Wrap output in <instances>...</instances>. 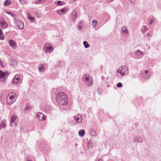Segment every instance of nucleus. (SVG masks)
<instances>
[{"instance_id": "nucleus-32", "label": "nucleus", "mask_w": 161, "mask_h": 161, "mask_svg": "<svg viewBox=\"0 0 161 161\" xmlns=\"http://www.w3.org/2000/svg\"><path fill=\"white\" fill-rule=\"evenodd\" d=\"M35 14L36 16L38 18H40L41 16V14L40 13L35 12Z\"/></svg>"}, {"instance_id": "nucleus-8", "label": "nucleus", "mask_w": 161, "mask_h": 161, "mask_svg": "<svg viewBox=\"0 0 161 161\" xmlns=\"http://www.w3.org/2000/svg\"><path fill=\"white\" fill-rule=\"evenodd\" d=\"M68 10V8L67 7H64L61 9L57 10L56 12L59 15H62L66 14Z\"/></svg>"}, {"instance_id": "nucleus-12", "label": "nucleus", "mask_w": 161, "mask_h": 161, "mask_svg": "<svg viewBox=\"0 0 161 161\" xmlns=\"http://www.w3.org/2000/svg\"><path fill=\"white\" fill-rule=\"evenodd\" d=\"M20 79V76L17 75H16L13 80V83L14 84H17L19 82Z\"/></svg>"}, {"instance_id": "nucleus-6", "label": "nucleus", "mask_w": 161, "mask_h": 161, "mask_svg": "<svg viewBox=\"0 0 161 161\" xmlns=\"http://www.w3.org/2000/svg\"><path fill=\"white\" fill-rule=\"evenodd\" d=\"M14 22L17 28L20 29H22L23 28L24 24L22 21L19 19H16L14 20Z\"/></svg>"}, {"instance_id": "nucleus-18", "label": "nucleus", "mask_w": 161, "mask_h": 161, "mask_svg": "<svg viewBox=\"0 0 161 161\" xmlns=\"http://www.w3.org/2000/svg\"><path fill=\"white\" fill-rule=\"evenodd\" d=\"M122 33L125 35H127L128 33V31L127 27L126 26H124L122 28Z\"/></svg>"}, {"instance_id": "nucleus-34", "label": "nucleus", "mask_w": 161, "mask_h": 161, "mask_svg": "<svg viewBox=\"0 0 161 161\" xmlns=\"http://www.w3.org/2000/svg\"><path fill=\"white\" fill-rule=\"evenodd\" d=\"M6 13L11 15L12 17H15L16 16V14H13L12 12L8 11H7Z\"/></svg>"}, {"instance_id": "nucleus-27", "label": "nucleus", "mask_w": 161, "mask_h": 161, "mask_svg": "<svg viewBox=\"0 0 161 161\" xmlns=\"http://www.w3.org/2000/svg\"><path fill=\"white\" fill-rule=\"evenodd\" d=\"M83 24L82 22L81 21L78 25V28L79 30H80L83 27Z\"/></svg>"}, {"instance_id": "nucleus-39", "label": "nucleus", "mask_w": 161, "mask_h": 161, "mask_svg": "<svg viewBox=\"0 0 161 161\" xmlns=\"http://www.w3.org/2000/svg\"><path fill=\"white\" fill-rule=\"evenodd\" d=\"M38 1L41 3H44L45 1V0H38Z\"/></svg>"}, {"instance_id": "nucleus-25", "label": "nucleus", "mask_w": 161, "mask_h": 161, "mask_svg": "<svg viewBox=\"0 0 161 161\" xmlns=\"http://www.w3.org/2000/svg\"><path fill=\"white\" fill-rule=\"evenodd\" d=\"M28 15V19L31 21L32 22H33L34 21L35 19L33 17H32L31 16V14L29 13H28L27 14Z\"/></svg>"}, {"instance_id": "nucleus-11", "label": "nucleus", "mask_w": 161, "mask_h": 161, "mask_svg": "<svg viewBox=\"0 0 161 161\" xmlns=\"http://www.w3.org/2000/svg\"><path fill=\"white\" fill-rule=\"evenodd\" d=\"M77 123H80L82 121V118L80 114H78L74 117Z\"/></svg>"}, {"instance_id": "nucleus-29", "label": "nucleus", "mask_w": 161, "mask_h": 161, "mask_svg": "<svg viewBox=\"0 0 161 161\" xmlns=\"http://www.w3.org/2000/svg\"><path fill=\"white\" fill-rule=\"evenodd\" d=\"M11 2L10 0H6L5 1L4 5L5 6L11 4Z\"/></svg>"}, {"instance_id": "nucleus-45", "label": "nucleus", "mask_w": 161, "mask_h": 161, "mask_svg": "<svg viewBox=\"0 0 161 161\" xmlns=\"http://www.w3.org/2000/svg\"><path fill=\"white\" fill-rule=\"evenodd\" d=\"M77 145H78V144H77V143H75V145L76 146H77Z\"/></svg>"}, {"instance_id": "nucleus-28", "label": "nucleus", "mask_w": 161, "mask_h": 161, "mask_svg": "<svg viewBox=\"0 0 161 161\" xmlns=\"http://www.w3.org/2000/svg\"><path fill=\"white\" fill-rule=\"evenodd\" d=\"M83 45L85 46L86 48H87L89 47L90 45L86 41H85L83 42Z\"/></svg>"}, {"instance_id": "nucleus-31", "label": "nucleus", "mask_w": 161, "mask_h": 161, "mask_svg": "<svg viewBox=\"0 0 161 161\" xmlns=\"http://www.w3.org/2000/svg\"><path fill=\"white\" fill-rule=\"evenodd\" d=\"M57 3L58 6H62L64 5V2L61 1H58L57 2Z\"/></svg>"}, {"instance_id": "nucleus-43", "label": "nucleus", "mask_w": 161, "mask_h": 161, "mask_svg": "<svg viewBox=\"0 0 161 161\" xmlns=\"http://www.w3.org/2000/svg\"><path fill=\"white\" fill-rule=\"evenodd\" d=\"M98 161H103V160L102 159H99Z\"/></svg>"}, {"instance_id": "nucleus-46", "label": "nucleus", "mask_w": 161, "mask_h": 161, "mask_svg": "<svg viewBox=\"0 0 161 161\" xmlns=\"http://www.w3.org/2000/svg\"><path fill=\"white\" fill-rule=\"evenodd\" d=\"M113 0H111V2L113 1Z\"/></svg>"}, {"instance_id": "nucleus-2", "label": "nucleus", "mask_w": 161, "mask_h": 161, "mask_svg": "<svg viewBox=\"0 0 161 161\" xmlns=\"http://www.w3.org/2000/svg\"><path fill=\"white\" fill-rule=\"evenodd\" d=\"M116 73V76L119 78H121L123 76L128 74V68L126 66H122L117 70Z\"/></svg>"}, {"instance_id": "nucleus-21", "label": "nucleus", "mask_w": 161, "mask_h": 161, "mask_svg": "<svg viewBox=\"0 0 161 161\" xmlns=\"http://www.w3.org/2000/svg\"><path fill=\"white\" fill-rule=\"evenodd\" d=\"M38 69L40 72H43L45 71V68L44 65L40 64L38 66Z\"/></svg>"}, {"instance_id": "nucleus-5", "label": "nucleus", "mask_w": 161, "mask_h": 161, "mask_svg": "<svg viewBox=\"0 0 161 161\" xmlns=\"http://www.w3.org/2000/svg\"><path fill=\"white\" fill-rule=\"evenodd\" d=\"M43 50L46 53H51L53 50V47L49 43H46L44 46Z\"/></svg>"}, {"instance_id": "nucleus-47", "label": "nucleus", "mask_w": 161, "mask_h": 161, "mask_svg": "<svg viewBox=\"0 0 161 161\" xmlns=\"http://www.w3.org/2000/svg\"><path fill=\"white\" fill-rule=\"evenodd\" d=\"M102 68V66L101 67V69Z\"/></svg>"}, {"instance_id": "nucleus-20", "label": "nucleus", "mask_w": 161, "mask_h": 161, "mask_svg": "<svg viewBox=\"0 0 161 161\" xmlns=\"http://www.w3.org/2000/svg\"><path fill=\"white\" fill-rule=\"evenodd\" d=\"M6 73V72H3L1 70H0V79L5 80V74Z\"/></svg>"}, {"instance_id": "nucleus-24", "label": "nucleus", "mask_w": 161, "mask_h": 161, "mask_svg": "<svg viewBox=\"0 0 161 161\" xmlns=\"http://www.w3.org/2000/svg\"><path fill=\"white\" fill-rule=\"evenodd\" d=\"M79 136L80 137H83L85 134V131L84 130H81L78 132Z\"/></svg>"}, {"instance_id": "nucleus-33", "label": "nucleus", "mask_w": 161, "mask_h": 161, "mask_svg": "<svg viewBox=\"0 0 161 161\" xmlns=\"http://www.w3.org/2000/svg\"><path fill=\"white\" fill-rule=\"evenodd\" d=\"M90 134L91 135L94 136H96L97 135L96 131L93 130H92L90 131Z\"/></svg>"}, {"instance_id": "nucleus-17", "label": "nucleus", "mask_w": 161, "mask_h": 161, "mask_svg": "<svg viewBox=\"0 0 161 161\" xmlns=\"http://www.w3.org/2000/svg\"><path fill=\"white\" fill-rule=\"evenodd\" d=\"M10 46L14 48L16 47V44L14 40L10 39L9 42Z\"/></svg>"}, {"instance_id": "nucleus-44", "label": "nucleus", "mask_w": 161, "mask_h": 161, "mask_svg": "<svg viewBox=\"0 0 161 161\" xmlns=\"http://www.w3.org/2000/svg\"><path fill=\"white\" fill-rule=\"evenodd\" d=\"M27 161H31L30 160L28 159L27 160Z\"/></svg>"}, {"instance_id": "nucleus-23", "label": "nucleus", "mask_w": 161, "mask_h": 161, "mask_svg": "<svg viewBox=\"0 0 161 161\" xmlns=\"http://www.w3.org/2000/svg\"><path fill=\"white\" fill-rule=\"evenodd\" d=\"M6 121L5 119L3 120L2 121V122L0 124V126L1 128H3L4 129L6 127Z\"/></svg>"}, {"instance_id": "nucleus-1", "label": "nucleus", "mask_w": 161, "mask_h": 161, "mask_svg": "<svg viewBox=\"0 0 161 161\" xmlns=\"http://www.w3.org/2000/svg\"><path fill=\"white\" fill-rule=\"evenodd\" d=\"M56 100L57 103L62 105H66L68 102L67 95L63 92H59L57 94Z\"/></svg>"}, {"instance_id": "nucleus-37", "label": "nucleus", "mask_w": 161, "mask_h": 161, "mask_svg": "<svg viewBox=\"0 0 161 161\" xmlns=\"http://www.w3.org/2000/svg\"><path fill=\"white\" fill-rule=\"evenodd\" d=\"M16 64V62L14 60H12V62L11 63V65L12 66H14Z\"/></svg>"}, {"instance_id": "nucleus-9", "label": "nucleus", "mask_w": 161, "mask_h": 161, "mask_svg": "<svg viewBox=\"0 0 161 161\" xmlns=\"http://www.w3.org/2000/svg\"><path fill=\"white\" fill-rule=\"evenodd\" d=\"M36 117L40 121L44 120L46 118V116L41 112H38L37 114Z\"/></svg>"}, {"instance_id": "nucleus-40", "label": "nucleus", "mask_w": 161, "mask_h": 161, "mask_svg": "<svg viewBox=\"0 0 161 161\" xmlns=\"http://www.w3.org/2000/svg\"><path fill=\"white\" fill-rule=\"evenodd\" d=\"M20 2V3H21V4H23L24 3V0H19Z\"/></svg>"}, {"instance_id": "nucleus-41", "label": "nucleus", "mask_w": 161, "mask_h": 161, "mask_svg": "<svg viewBox=\"0 0 161 161\" xmlns=\"http://www.w3.org/2000/svg\"><path fill=\"white\" fill-rule=\"evenodd\" d=\"M0 64L1 66H2L3 67H4V66L3 64V63L2 62H0Z\"/></svg>"}, {"instance_id": "nucleus-7", "label": "nucleus", "mask_w": 161, "mask_h": 161, "mask_svg": "<svg viewBox=\"0 0 161 161\" xmlns=\"http://www.w3.org/2000/svg\"><path fill=\"white\" fill-rule=\"evenodd\" d=\"M18 121V119L16 116L13 115L12 116L10 120V125H13V123H14L15 125H16Z\"/></svg>"}, {"instance_id": "nucleus-14", "label": "nucleus", "mask_w": 161, "mask_h": 161, "mask_svg": "<svg viewBox=\"0 0 161 161\" xmlns=\"http://www.w3.org/2000/svg\"><path fill=\"white\" fill-rule=\"evenodd\" d=\"M134 141L135 142L142 143L143 139L141 136H136L134 138Z\"/></svg>"}, {"instance_id": "nucleus-13", "label": "nucleus", "mask_w": 161, "mask_h": 161, "mask_svg": "<svg viewBox=\"0 0 161 161\" xmlns=\"http://www.w3.org/2000/svg\"><path fill=\"white\" fill-rule=\"evenodd\" d=\"M77 16V12L75 10H73L72 12L71 19L74 22L76 20Z\"/></svg>"}, {"instance_id": "nucleus-19", "label": "nucleus", "mask_w": 161, "mask_h": 161, "mask_svg": "<svg viewBox=\"0 0 161 161\" xmlns=\"http://www.w3.org/2000/svg\"><path fill=\"white\" fill-rule=\"evenodd\" d=\"M149 30L148 28L146 25H143L141 28V31L142 33H145Z\"/></svg>"}, {"instance_id": "nucleus-30", "label": "nucleus", "mask_w": 161, "mask_h": 161, "mask_svg": "<svg viewBox=\"0 0 161 161\" xmlns=\"http://www.w3.org/2000/svg\"><path fill=\"white\" fill-rule=\"evenodd\" d=\"M92 26L93 28H95L96 27V25L97 23V21L95 20H94L92 22Z\"/></svg>"}, {"instance_id": "nucleus-22", "label": "nucleus", "mask_w": 161, "mask_h": 161, "mask_svg": "<svg viewBox=\"0 0 161 161\" xmlns=\"http://www.w3.org/2000/svg\"><path fill=\"white\" fill-rule=\"evenodd\" d=\"M0 25L3 29L7 28L8 26V24L6 23L5 21L1 22Z\"/></svg>"}, {"instance_id": "nucleus-38", "label": "nucleus", "mask_w": 161, "mask_h": 161, "mask_svg": "<svg viewBox=\"0 0 161 161\" xmlns=\"http://www.w3.org/2000/svg\"><path fill=\"white\" fill-rule=\"evenodd\" d=\"M152 33L150 31H149L147 34V35L148 37H149V36H152Z\"/></svg>"}, {"instance_id": "nucleus-4", "label": "nucleus", "mask_w": 161, "mask_h": 161, "mask_svg": "<svg viewBox=\"0 0 161 161\" xmlns=\"http://www.w3.org/2000/svg\"><path fill=\"white\" fill-rule=\"evenodd\" d=\"M16 98V95H11L10 94H9L7 98V103L10 105H11L15 101Z\"/></svg>"}, {"instance_id": "nucleus-10", "label": "nucleus", "mask_w": 161, "mask_h": 161, "mask_svg": "<svg viewBox=\"0 0 161 161\" xmlns=\"http://www.w3.org/2000/svg\"><path fill=\"white\" fill-rule=\"evenodd\" d=\"M53 109V108H51L50 106L48 105H45L44 108V110L45 111L49 114H51L52 112Z\"/></svg>"}, {"instance_id": "nucleus-15", "label": "nucleus", "mask_w": 161, "mask_h": 161, "mask_svg": "<svg viewBox=\"0 0 161 161\" xmlns=\"http://www.w3.org/2000/svg\"><path fill=\"white\" fill-rule=\"evenodd\" d=\"M150 75V73L146 70L142 73V77L144 79H147L149 77Z\"/></svg>"}, {"instance_id": "nucleus-16", "label": "nucleus", "mask_w": 161, "mask_h": 161, "mask_svg": "<svg viewBox=\"0 0 161 161\" xmlns=\"http://www.w3.org/2000/svg\"><path fill=\"white\" fill-rule=\"evenodd\" d=\"M144 54V53L141 51L139 50H136L135 52V55L139 56V57L140 58H142Z\"/></svg>"}, {"instance_id": "nucleus-36", "label": "nucleus", "mask_w": 161, "mask_h": 161, "mask_svg": "<svg viewBox=\"0 0 161 161\" xmlns=\"http://www.w3.org/2000/svg\"><path fill=\"white\" fill-rule=\"evenodd\" d=\"M122 84L120 82H119L117 84L116 86L117 87L119 88L122 86Z\"/></svg>"}, {"instance_id": "nucleus-3", "label": "nucleus", "mask_w": 161, "mask_h": 161, "mask_svg": "<svg viewBox=\"0 0 161 161\" xmlns=\"http://www.w3.org/2000/svg\"><path fill=\"white\" fill-rule=\"evenodd\" d=\"M82 80L84 83L89 86H91L93 84L92 79L88 74L84 75L82 77Z\"/></svg>"}, {"instance_id": "nucleus-26", "label": "nucleus", "mask_w": 161, "mask_h": 161, "mask_svg": "<svg viewBox=\"0 0 161 161\" xmlns=\"http://www.w3.org/2000/svg\"><path fill=\"white\" fill-rule=\"evenodd\" d=\"M4 39V36L3 33L2 31L0 28V40H3Z\"/></svg>"}, {"instance_id": "nucleus-42", "label": "nucleus", "mask_w": 161, "mask_h": 161, "mask_svg": "<svg viewBox=\"0 0 161 161\" xmlns=\"http://www.w3.org/2000/svg\"><path fill=\"white\" fill-rule=\"evenodd\" d=\"M30 108V107L29 106H27V107H26V109H29Z\"/></svg>"}, {"instance_id": "nucleus-35", "label": "nucleus", "mask_w": 161, "mask_h": 161, "mask_svg": "<svg viewBox=\"0 0 161 161\" xmlns=\"http://www.w3.org/2000/svg\"><path fill=\"white\" fill-rule=\"evenodd\" d=\"M154 19L153 18L149 20V22L148 24V25H150L152 24L154 22Z\"/></svg>"}]
</instances>
